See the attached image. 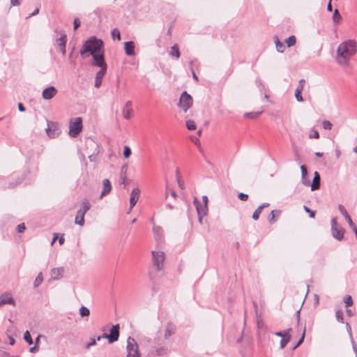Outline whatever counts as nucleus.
<instances>
[{
    "instance_id": "obj_8",
    "label": "nucleus",
    "mask_w": 357,
    "mask_h": 357,
    "mask_svg": "<svg viewBox=\"0 0 357 357\" xmlns=\"http://www.w3.org/2000/svg\"><path fill=\"white\" fill-rule=\"evenodd\" d=\"M153 266L156 271H160L163 268V263L165 260V253L160 251H153Z\"/></svg>"
},
{
    "instance_id": "obj_50",
    "label": "nucleus",
    "mask_w": 357,
    "mask_h": 357,
    "mask_svg": "<svg viewBox=\"0 0 357 357\" xmlns=\"http://www.w3.org/2000/svg\"><path fill=\"white\" fill-rule=\"evenodd\" d=\"M238 198L241 199V201H247L248 199V195L247 194H245L243 192H240L238 195Z\"/></svg>"
},
{
    "instance_id": "obj_3",
    "label": "nucleus",
    "mask_w": 357,
    "mask_h": 357,
    "mask_svg": "<svg viewBox=\"0 0 357 357\" xmlns=\"http://www.w3.org/2000/svg\"><path fill=\"white\" fill-rule=\"evenodd\" d=\"M160 340L155 338L154 349L151 351L149 357L163 356H166L169 352L168 347L164 342H159Z\"/></svg>"
},
{
    "instance_id": "obj_56",
    "label": "nucleus",
    "mask_w": 357,
    "mask_h": 357,
    "mask_svg": "<svg viewBox=\"0 0 357 357\" xmlns=\"http://www.w3.org/2000/svg\"><path fill=\"white\" fill-rule=\"evenodd\" d=\"M190 65L191 66V71H192V77L193 79L196 81V82H198L199 81V78L197 77V75H196V73H195L194 71V69L192 68V61H191L190 62Z\"/></svg>"
},
{
    "instance_id": "obj_31",
    "label": "nucleus",
    "mask_w": 357,
    "mask_h": 357,
    "mask_svg": "<svg viewBox=\"0 0 357 357\" xmlns=\"http://www.w3.org/2000/svg\"><path fill=\"white\" fill-rule=\"evenodd\" d=\"M79 314H80L81 317H89L90 314L89 309L85 306H82L79 308Z\"/></svg>"
},
{
    "instance_id": "obj_24",
    "label": "nucleus",
    "mask_w": 357,
    "mask_h": 357,
    "mask_svg": "<svg viewBox=\"0 0 357 357\" xmlns=\"http://www.w3.org/2000/svg\"><path fill=\"white\" fill-rule=\"evenodd\" d=\"M64 273V268L63 267L53 268L51 272V276L53 280L60 279Z\"/></svg>"
},
{
    "instance_id": "obj_38",
    "label": "nucleus",
    "mask_w": 357,
    "mask_h": 357,
    "mask_svg": "<svg viewBox=\"0 0 357 357\" xmlns=\"http://www.w3.org/2000/svg\"><path fill=\"white\" fill-rule=\"evenodd\" d=\"M43 280V278L42 275V273H40L37 275V277L36 278V279L34 280V282H33L34 287H38L42 283Z\"/></svg>"
},
{
    "instance_id": "obj_35",
    "label": "nucleus",
    "mask_w": 357,
    "mask_h": 357,
    "mask_svg": "<svg viewBox=\"0 0 357 357\" xmlns=\"http://www.w3.org/2000/svg\"><path fill=\"white\" fill-rule=\"evenodd\" d=\"M24 340L29 344L31 345L33 343V339L29 331H26L24 333Z\"/></svg>"
},
{
    "instance_id": "obj_14",
    "label": "nucleus",
    "mask_w": 357,
    "mask_h": 357,
    "mask_svg": "<svg viewBox=\"0 0 357 357\" xmlns=\"http://www.w3.org/2000/svg\"><path fill=\"white\" fill-rule=\"evenodd\" d=\"M119 330L120 327L119 324L112 326L109 332V343L112 344L116 342L119 337Z\"/></svg>"
},
{
    "instance_id": "obj_18",
    "label": "nucleus",
    "mask_w": 357,
    "mask_h": 357,
    "mask_svg": "<svg viewBox=\"0 0 357 357\" xmlns=\"http://www.w3.org/2000/svg\"><path fill=\"white\" fill-rule=\"evenodd\" d=\"M301 182L305 186H310V181L307 176V169L305 165H301Z\"/></svg>"
},
{
    "instance_id": "obj_48",
    "label": "nucleus",
    "mask_w": 357,
    "mask_h": 357,
    "mask_svg": "<svg viewBox=\"0 0 357 357\" xmlns=\"http://www.w3.org/2000/svg\"><path fill=\"white\" fill-rule=\"evenodd\" d=\"M153 230L156 238H158L162 235V228L160 227H153Z\"/></svg>"
},
{
    "instance_id": "obj_25",
    "label": "nucleus",
    "mask_w": 357,
    "mask_h": 357,
    "mask_svg": "<svg viewBox=\"0 0 357 357\" xmlns=\"http://www.w3.org/2000/svg\"><path fill=\"white\" fill-rule=\"evenodd\" d=\"M128 170V165L125 164L121 167L120 173L121 184H123V188H126V172Z\"/></svg>"
},
{
    "instance_id": "obj_45",
    "label": "nucleus",
    "mask_w": 357,
    "mask_h": 357,
    "mask_svg": "<svg viewBox=\"0 0 357 357\" xmlns=\"http://www.w3.org/2000/svg\"><path fill=\"white\" fill-rule=\"evenodd\" d=\"M344 303H345V306L346 307H349V306H351L353 305V300H352V298L351 296L349 295H347L345 298H344Z\"/></svg>"
},
{
    "instance_id": "obj_39",
    "label": "nucleus",
    "mask_w": 357,
    "mask_h": 357,
    "mask_svg": "<svg viewBox=\"0 0 357 357\" xmlns=\"http://www.w3.org/2000/svg\"><path fill=\"white\" fill-rule=\"evenodd\" d=\"M335 317L340 323H344L343 312L341 310H337L335 312Z\"/></svg>"
},
{
    "instance_id": "obj_21",
    "label": "nucleus",
    "mask_w": 357,
    "mask_h": 357,
    "mask_svg": "<svg viewBox=\"0 0 357 357\" xmlns=\"http://www.w3.org/2000/svg\"><path fill=\"white\" fill-rule=\"evenodd\" d=\"M107 69H100L96 75L94 86L99 88L102 84V78L106 74Z\"/></svg>"
},
{
    "instance_id": "obj_15",
    "label": "nucleus",
    "mask_w": 357,
    "mask_h": 357,
    "mask_svg": "<svg viewBox=\"0 0 357 357\" xmlns=\"http://www.w3.org/2000/svg\"><path fill=\"white\" fill-rule=\"evenodd\" d=\"M6 304L15 306V301L9 293H5L0 296V306Z\"/></svg>"
},
{
    "instance_id": "obj_49",
    "label": "nucleus",
    "mask_w": 357,
    "mask_h": 357,
    "mask_svg": "<svg viewBox=\"0 0 357 357\" xmlns=\"http://www.w3.org/2000/svg\"><path fill=\"white\" fill-rule=\"evenodd\" d=\"M303 208L307 213H309V215L311 218H314L315 217L316 212L314 211H312L306 206H304Z\"/></svg>"
},
{
    "instance_id": "obj_32",
    "label": "nucleus",
    "mask_w": 357,
    "mask_h": 357,
    "mask_svg": "<svg viewBox=\"0 0 357 357\" xmlns=\"http://www.w3.org/2000/svg\"><path fill=\"white\" fill-rule=\"evenodd\" d=\"M261 114V112H247L244 114V117L253 119L257 118Z\"/></svg>"
},
{
    "instance_id": "obj_37",
    "label": "nucleus",
    "mask_w": 357,
    "mask_h": 357,
    "mask_svg": "<svg viewBox=\"0 0 357 357\" xmlns=\"http://www.w3.org/2000/svg\"><path fill=\"white\" fill-rule=\"evenodd\" d=\"M186 127L190 130H194L196 129L197 126L193 120H188L185 123Z\"/></svg>"
},
{
    "instance_id": "obj_33",
    "label": "nucleus",
    "mask_w": 357,
    "mask_h": 357,
    "mask_svg": "<svg viewBox=\"0 0 357 357\" xmlns=\"http://www.w3.org/2000/svg\"><path fill=\"white\" fill-rule=\"evenodd\" d=\"M289 341H290V335L288 334H286V337H282V340H280V348L284 349Z\"/></svg>"
},
{
    "instance_id": "obj_53",
    "label": "nucleus",
    "mask_w": 357,
    "mask_h": 357,
    "mask_svg": "<svg viewBox=\"0 0 357 357\" xmlns=\"http://www.w3.org/2000/svg\"><path fill=\"white\" fill-rule=\"evenodd\" d=\"M96 344V340L95 338L91 339L90 342H89L86 344V349H89L91 347Z\"/></svg>"
},
{
    "instance_id": "obj_22",
    "label": "nucleus",
    "mask_w": 357,
    "mask_h": 357,
    "mask_svg": "<svg viewBox=\"0 0 357 357\" xmlns=\"http://www.w3.org/2000/svg\"><path fill=\"white\" fill-rule=\"evenodd\" d=\"M124 49L126 54L128 56H134L135 52V43L133 41H128L124 43Z\"/></svg>"
},
{
    "instance_id": "obj_10",
    "label": "nucleus",
    "mask_w": 357,
    "mask_h": 357,
    "mask_svg": "<svg viewBox=\"0 0 357 357\" xmlns=\"http://www.w3.org/2000/svg\"><path fill=\"white\" fill-rule=\"evenodd\" d=\"M46 132L50 137L55 138L60 135L61 130L58 127L57 124L53 122H50L47 123Z\"/></svg>"
},
{
    "instance_id": "obj_30",
    "label": "nucleus",
    "mask_w": 357,
    "mask_h": 357,
    "mask_svg": "<svg viewBox=\"0 0 357 357\" xmlns=\"http://www.w3.org/2000/svg\"><path fill=\"white\" fill-rule=\"evenodd\" d=\"M284 42L287 44V47H290L296 44V38L295 36H290L284 40Z\"/></svg>"
},
{
    "instance_id": "obj_58",
    "label": "nucleus",
    "mask_w": 357,
    "mask_h": 357,
    "mask_svg": "<svg viewBox=\"0 0 357 357\" xmlns=\"http://www.w3.org/2000/svg\"><path fill=\"white\" fill-rule=\"evenodd\" d=\"M347 331L348 332L350 339H353L351 327L348 322L346 323Z\"/></svg>"
},
{
    "instance_id": "obj_46",
    "label": "nucleus",
    "mask_w": 357,
    "mask_h": 357,
    "mask_svg": "<svg viewBox=\"0 0 357 357\" xmlns=\"http://www.w3.org/2000/svg\"><path fill=\"white\" fill-rule=\"evenodd\" d=\"M262 210H261L259 207L254 211L252 214V218L255 220H257L259 218L260 214L261 213Z\"/></svg>"
},
{
    "instance_id": "obj_13",
    "label": "nucleus",
    "mask_w": 357,
    "mask_h": 357,
    "mask_svg": "<svg viewBox=\"0 0 357 357\" xmlns=\"http://www.w3.org/2000/svg\"><path fill=\"white\" fill-rule=\"evenodd\" d=\"M195 204L196 206L198 218H199V222L202 223V217L206 215L207 214L208 208L207 205L204 204L203 206H201L199 202H197V199L195 200Z\"/></svg>"
},
{
    "instance_id": "obj_59",
    "label": "nucleus",
    "mask_w": 357,
    "mask_h": 357,
    "mask_svg": "<svg viewBox=\"0 0 357 357\" xmlns=\"http://www.w3.org/2000/svg\"><path fill=\"white\" fill-rule=\"evenodd\" d=\"M21 0H10V4L13 6H19Z\"/></svg>"
},
{
    "instance_id": "obj_16",
    "label": "nucleus",
    "mask_w": 357,
    "mask_h": 357,
    "mask_svg": "<svg viewBox=\"0 0 357 357\" xmlns=\"http://www.w3.org/2000/svg\"><path fill=\"white\" fill-rule=\"evenodd\" d=\"M321 185V177L318 172H314L312 182L310 183V186L311 190L314 191L319 190Z\"/></svg>"
},
{
    "instance_id": "obj_64",
    "label": "nucleus",
    "mask_w": 357,
    "mask_h": 357,
    "mask_svg": "<svg viewBox=\"0 0 357 357\" xmlns=\"http://www.w3.org/2000/svg\"><path fill=\"white\" fill-rule=\"evenodd\" d=\"M275 335L276 336H278V337H281L282 338V337H286V334H284L281 331H279V332H276L275 333Z\"/></svg>"
},
{
    "instance_id": "obj_27",
    "label": "nucleus",
    "mask_w": 357,
    "mask_h": 357,
    "mask_svg": "<svg viewBox=\"0 0 357 357\" xmlns=\"http://www.w3.org/2000/svg\"><path fill=\"white\" fill-rule=\"evenodd\" d=\"M169 55L172 57H174L176 59H178L180 57V51L178 47L176 44L174 45L170 50Z\"/></svg>"
},
{
    "instance_id": "obj_51",
    "label": "nucleus",
    "mask_w": 357,
    "mask_h": 357,
    "mask_svg": "<svg viewBox=\"0 0 357 357\" xmlns=\"http://www.w3.org/2000/svg\"><path fill=\"white\" fill-rule=\"evenodd\" d=\"M26 227L24 223H21L17 226V231L18 233H22L24 231Z\"/></svg>"
},
{
    "instance_id": "obj_47",
    "label": "nucleus",
    "mask_w": 357,
    "mask_h": 357,
    "mask_svg": "<svg viewBox=\"0 0 357 357\" xmlns=\"http://www.w3.org/2000/svg\"><path fill=\"white\" fill-rule=\"evenodd\" d=\"M75 223L79 226H83L84 225V218H79V216H76L75 219Z\"/></svg>"
},
{
    "instance_id": "obj_4",
    "label": "nucleus",
    "mask_w": 357,
    "mask_h": 357,
    "mask_svg": "<svg viewBox=\"0 0 357 357\" xmlns=\"http://www.w3.org/2000/svg\"><path fill=\"white\" fill-rule=\"evenodd\" d=\"M127 357H140L138 344L135 340L132 337L127 339Z\"/></svg>"
},
{
    "instance_id": "obj_52",
    "label": "nucleus",
    "mask_w": 357,
    "mask_h": 357,
    "mask_svg": "<svg viewBox=\"0 0 357 357\" xmlns=\"http://www.w3.org/2000/svg\"><path fill=\"white\" fill-rule=\"evenodd\" d=\"M309 137L312 139H319V134L317 130H312V134H310L309 135Z\"/></svg>"
},
{
    "instance_id": "obj_36",
    "label": "nucleus",
    "mask_w": 357,
    "mask_h": 357,
    "mask_svg": "<svg viewBox=\"0 0 357 357\" xmlns=\"http://www.w3.org/2000/svg\"><path fill=\"white\" fill-rule=\"evenodd\" d=\"M341 18H342V17L338 11V10L335 9L334 10V13L333 15V20L334 23L337 24L340 21Z\"/></svg>"
},
{
    "instance_id": "obj_34",
    "label": "nucleus",
    "mask_w": 357,
    "mask_h": 357,
    "mask_svg": "<svg viewBox=\"0 0 357 357\" xmlns=\"http://www.w3.org/2000/svg\"><path fill=\"white\" fill-rule=\"evenodd\" d=\"M91 208V204L89 202L87 199H84L82 202V208L80 209H82L84 213H86Z\"/></svg>"
},
{
    "instance_id": "obj_28",
    "label": "nucleus",
    "mask_w": 357,
    "mask_h": 357,
    "mask_svg": "<svg viewBox=\"0 0 357 357\" xmlns=\"http://www.w3.org/2000/svg\"><path fill=\"white\" fill-rule=\"evenodd\" d=\"M275 213L279 215L280 213V211H278V210L271 211V212L270 213L268 218V222L271 224H273L276 221Z\"/></svg>"
},
{
    "instance_id": "obj_55",
    "label": "nucleus",
    "mask_w": 357,
    "mask_h": 357,
    "mask_svg": "<svg viewBox=\"0 0 357 357\" xmlns=\"http://www.w3.org/2000/svg\"><path fill=\"white\" fill-rule=\"evenodd\" d=\"M305 83V79H300L296 89L303 90Z\"/></svg>"
},
{
    "instance_id": "obj_41",
    "label": "nucleus",
    "mask_w": 357,
    "mask_h": 357,
    "mask_svg": "<svg viewBox=\"0 0 357 357\" xmlns=\"http://www.w3.org/2000/svg\"><path fill=\"white\" fill-rule=\"evenodd\" d=\"M303 90H300V89H296V91H295V98L296 99V100L298 102H303V96L301 95V92H302Z\"/></svg>"
},
{
    "instance_id": "obj_43",
    "label": "nucleus",
    "mask_w": 357,
    "mask_h": 357,
    "mask_svg": "<svg viewBox=\"0 0 357 357\" xmlns=\"http://www.w3.org/2000/svg\"><path fill=\"white\" fill-rule=\"evenodd\" d=\"M22 178H18L15 183L10 182L7 186L6 185H3V188H15L16 185L20 184L22 183Z\"/></svg>"
},
{
    "instance_id": "obj_5",
    "label": "nucleus",
    "mask_w": 357,
    "mask_h": 357,
    "mask_svg": "<svg viewBox=\"0 0 357 357\" xmlns=\"http://www.w3.org/2000/svg\"><path fill=\"white\" fill-rule=\"evenodd\" d=\"M82 130V119L81 117H77L75 121L70 122L69 135L72 137H76Z\"/></svg>"
},
{
    "instance_id": "obj_1",
    "label": "nucleus",
    "mask_w": 357,
    "mask_h": 357,
    "mask_svg": "<svg viewBox=\"0 0 357 357\" xmlns=\"http://www.w3.org/2000/svg\"><path fill=\"white\" fill-rule=\"evenodd\" d=\"M357 52V42L354 40H347L341 43L337 49L336 61L338 64L347 66L351 56Z\"/></svg>"
},
{
    "instance_id": "obj_11",
    "label": "nucleus",
    "mask_w": 357,
    "mask_h": 357,
    "mask_svg": "<svg viewBox=\"0 0 357 357\" xmlns=\"http://www.w3.org/2000/svg\"><path fill=\"white\" fill-rule=\"evenodd\" d=\"M57 93V89L54 86H50L45 88L42 93V97L44 100H50Z\"/></svg>"
},
{
    "instance_id": "obj_12",
    "label": "nucleus",
    "mask_w": 357,
    "mask_h": 357,
    "mask_svg": "<svg viewBox=\"0 0 357 357\" xmlns=\"http://www.w3.org/2000/svg\"><path fill=\"white\" fill-rule=\"evenodd\" d=\"M140 195V190L139 188H135L132 189L130 193V210H132V208L135 206L137 201L139 200Z\"/></svg>"
},
{
    "instance_id": "obj_61",
    "label": "nucleus",
    "mask_w": 357,
    "mask_h": 357,
    "mask_svg": "<svg viewBox=\"0 0 357 357\" xmlns=\"http://www.w3.org/2000/svg\"><path fill=\"white\" fill-rule=\"evenodd\" d=\"M39 350V347L38 345H35L29 349L30 352L35 353Z\"/></svg>"
},
{
    "instance_id": "obj_42",
    "label": "nucleus",
    "mask_w": 357,
    "mask_h": 357,
    "mask_svg": "<svg viewBox=\"0 0 357 357\" xmlns=\"http://www.w3.org/2000/svg\"><path fill=\"white\" fill-rule=\"evenodd\" d=\"M132 152H131V149L128 146H124V149H123V156L126 158H128L130 156Z\"/></svg>"
},
{
    "instance_id": "obj_26",
    "label": "nucleus",
    "mask_w": 357,
    "mask_h": 357,
    "mask_svg": "<svg viewBox=\"0 0 357 357\" xmlns=\"http://www.w3.org/2000/svg\"><path fill=\"white\" fill-rule=\"evenodd\" d=\"M276 50L278 52L283 53L285 51V46L283 43L280 42L278 36L274 37Z\"/></svg>"
},
{
    "instance_id": "obj_19",
    "label": "nucleus",
    "mask_w": 357,
    "mask_h": 357,
    "mask_svg": "<svg viewBox=\"0 0 357 357\" xmlns=\"http://www.w3.org/2000/svg\"><path fill=\"white\" fill-rule=\"evenodd\" d=\"M131 106L132 102L128 100L126 102L123 109V116L127 120L130 119L132 116V109L131 108Z\"/></svg>"
},
{
    "instance_id": "obj_60",
    "label": "nucleus",
    "mask_w": 357,
    "mask_h": 357,
    "mask_svg": "<svg viewBox=\"0 0 357 357\" xmlns=\"http://www.w3.org/2000/svg\"><path fill=\"white\" fill-rule=\"evenodd\" d=\"M17 107H18V109L20 112H24L26 110L24 105L21 102H19L18 105H17Z\"/></svg>"
},
{
    "instance_id": "obj_29",
    "label": "nucleus",
    "mask_w": 357,
    "mask_h": 357,
    "mask_svg": "<svg viewBox=\"0 0 357 357\" xmlns=\"http://www.w3.org/2000/svg\"><path fill=\"white\" fill-rule=\"evenodd\" d=\"M111 35L113 40L116 39L117 40H121V39L120 31L117 28H114L112 30Z\"/></svg>"
},
{
    "instance_id": "obj_57",
    "label": "nucleus",
    "mask_w": 357,
    "mask_h": 357,
    "mask_svg": "<svg viewBox=\"0 0 357 357\" xmlns=\"http://www.w3.org/2000/svg\"><path fill=\"white\" fill-rule=\"evenodd\" d=\"M58 43H66V35L63 33L61 36L57 39Z\"/></svg>"
},
{
    "instance_id": "obj_9",
    "label": "nucleus",
    "mask_w": 357,
    "mask_h": 357,
    "mask_svg": "<svg viewBox=\"0 0 357 357\" xmlns=\"http://www.w3.org/2000/svg\"><path fill=\"white\" fill-rule=\"evenodd\" d=\"M93 57V63L92 64L95 66L100 67V69L105 68L107 69V63L105 61V56L103 52H98L96 54H91Z\"/></svg>"
},
{
    "instance_id": "obj_6",
    "label": "nucleus",
    "mask_w": 357,
    "mask_h": 357,
    "mask_svg": "<svg viewBox=\"0 0 357 357\" xmlns=\"http://www.w3.org/2000/svg\"><path fill=\"white\" fill-rule=\"evenodd\" d=\"M331 234L333 237L337 241H342L344 238V229L342 227H338L335 217L331 220Z\"/></svg>"
},
{
    "instance_id": "obj_17",
    "label": "nucleus",
    "mask_w": 357,
    "mask_h": 357,
    "mask_svg": "<svg viewBox=\"0 0 357 357\" xmlns=\"http://www.w3.org/2000/svg\"><path fill=\"white\" fill-rule=\"evenodd\" d=\"M176 332V326L172 323L168 322L165 326L164 337L165 339H168L172 335H174Z\"/></svg>"
},
{
    "instance_id": "obj_44",
    "label": "nucleus",
    "mask_w": 357,
    "mask_h": 357,
    "mask_svg": "<svg viewBox=\"0 0 357 357\" xmlns=\"http://www.w3.org/2000/svg\"><path fill=\"white\" fill-rule=\"evenodd\" d=\"M305 327H304V329H303V333L302 334V336L301 337V338L298 340V342L296 343V344L293 347V349H296L298 346H300L304 341V339H305Z\"/></svg>"
},
{
    "instance_id": "obj_23",
    "label": "nucleus",
    "mask_w": 357,
    "mask_h": 357,
    "mask_svg": "<svg viewBox=\"0 0 357 357\" xmlns=\"http://www.w3.org/2000/svg\"><path fill=\"white\" fill-rule=\"evenodd\" d=\"M103 189L100 195V198L109 194L112 190V185L109 179L105 178L102 181Z\"/></svg>"
},
{
    "instance_id": "obj_62",
    "label": "nucleus",
    "mask_w": 357,
    "mask_h": 357,
    "mask_svg": "<svg viewBox=\"0 0 357 357\" xmlns=\"http://www.w3.org/2000/svg\"><path fill=\"white\" fill-rule=\"evenodd\" d=\"M85 213H84L83 210L82 209H79L77 211V215L76 216H79V218L80 217H83L84 218V215H85Z\"/></svg>"
},
{
    "instance_id": "obj_20",
    "label": "nucleus",
    "mask_w": 357,
    "mask_h": 357,
    "mask_svg": "<svg viewBox=\"0 0 357 357\" xmlns=\"http://www.w3.org/2000/svg\"><path fill=\"white\" fill-rule=\"evenodd\" d=\"M338 209H339L340 213L344 217V218L347 220V222H348V225H349L350 228L354 227L355 224L352 221L350 215L348 214L344 206L342 204H339Z\"/></svg>"
},
{
    "instance_id": "obj_2",
    "label": "nucleus",
    "mask_w": 357,
    "mask_h": 357,
    "mask_svg": "<svg viewBox=\"0 0 357 357\" xmlns=\"http://www.w3.org/2000/svg\"><path fill=\"white\" fill-rule=\"evenodd\" d=\"M102 49L103 41L96 36H91L84 43L79 53L82 56L84 57L86 53H90L91 55L100 52Z\"/></svg>"
},
{
    "instance_id": "obj_40",
    "label": "nucleus",
    "mask_w": 357,
    "mask_h": 357,
    "mask_svg": "<svg viewBox=\"0 0 357 357\" xmlns=\"http://www.w3.org/2000/svg\"><path fill=\"white\" fill-rule=\"evenodd\" d=\"M322 126L324 130H331L333 127V124L328 120H324L322 122Z\"/></svg>"
},
{
    "instance_id": "obj_63",
    "label": "nucleus",
    "mask_w": 357,
    "mask_h": 357,
    "mask_svg": "<svg viewBox=\"0 0 357 357\" xmlns=\"http://www.w3.org/2000/svg\"><path fill=\"white\" fill-rule=\"evenodd\" d=\"M351 342L352 344V348H353L354 351V352L357 351V345H356V342H354V338L351 339Z\"/></svg>"
},
{
    "instance_id": "obj_54",
    "label": "nucleus",
    "mask_w": 357,
    "mask_h": 357,
    "mask_svg": "<svg viewBox=\"0 0 357 357\" xmlns=\"http://www.w3.org/2000/svg\"><path fill=\"white\" fill-rule=\"evenodd\" d=\"M80 26V21L78 18H75L73 22V29L74 30H77Z\"/></svg>"
},
{
    "instance_id": "obj_7",
    "label": "nucleus",
    "mask_w": 357,
    "mask_h": 357,
    "mask_svg": "<svg viewBox=\"0 0 357 357\" xmlns=\"http://www.w3.org/2000/svg\"><path fill=\"white\" fill-rule=\"evenodd\" d=\"M192 102L193 100L192 96L188 94L187 91H183L180 96L178 105L185 112H186L188 109L192 105Z\"/></svg>"
}]
</instances>
